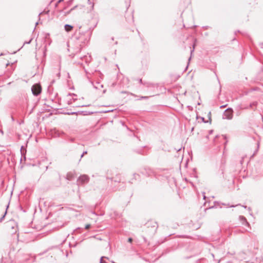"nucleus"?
<instances>
[{"instance_id":"1","label":"nucleus","mask_w":263,"mask_h":263,"mask_svg":"<svg viewBox=\"0 0 263 263\" xmlns=\"http://www.w3.org/2000/svg\"><path fill=\"white\" fill-rule=\"evenodd\" d=\"M233 109L231 108H227L223 112L222 118L224 119L231 120L233 118Z\"/></svg>"},{"instance_id":"2","label":"nucleus","mask_w":263,"mask_h":263,"mask_svg":"<svg viewBox=\"0 0 263 263\" xmlns=\"http://www.w3.org/2000/svg\"><path fill=\"white\" fill-rule=\"evenodd\" d=\"M31 90L33 95L37 96L41 92V87L39 84H34L32 86Z\"/></svg>"},{"instance_id":"3","label":"nucleus","mask_w":263,"mask_h":263,"mask_svg":"<svg viewBox=\"0 0 263 263\" xmlns=\"http://www.w3.org/2000/svg\"><path fill=\"white\" fill-rule=\"evenodd\" d=\"M89 177L87 175H83L81 176L79 179H78V183H85L88 182L89 181Z\"/></svg>"},{"instance_id":"4","label":"nucleus","mask_w":263,"mask_h":263,"mask_svg":"<svg viewBox=\"0 0 263 263\" xmlns=\"http://www.w3.org/2000/svg\"><path fill=\"white\" fill-rule=\"evenodd\" d=\"M69 96L72 97V99H70L68 101V104L69 105H70V104H72L73 102H74L76 100H77V99L76 98V95L74 94H72V95L69 94Z\"/></svg>"},{"instance_id":"5","label":"nucleus","mask_w":263,"mask_h":263,"mask_svg":"<svg viewBox=\"0 0 263 263\" xmlns=\"http://www.w3.org/2000/svg\"><path fill=\"white\" fill-rule=\"evenodd\" d=\"M91 83L93 85L94 88L97 89H100L103 87V85L101 84L99 82H96L95 84H93L92 82Z\"/></svg>"},{"instance_id":"6","label":"nucleus","mask_w":263,"mask_h":263,"mask_svg":"<svg viewBox=\"0 0 263 263\" xmlns=\"http://www.w3.org/2000/svg\"><path fill=\"white\" fill-rule=\"evenodd\" d=\"M64 28H65V30L67 32H69V31H71V30L72 29L73 26H72L71 25H68V24H66L64 26Z\"/></svg>"},{"instance_id":"7","label":"nucleus","mask_w":263,"mask_h":263,"mask_svg":"<svg viewBox=\"0 0 263 263\" xmlns=\"http://www.w3.org/2000/svg\"><path fill=\"white\" fill-rule=\"evenodd\" d=\"M73 177V174L72 173H68L66 175V178L69 180H71Z\"/></svg>"},{"instance_id":"8","label":"nucleus","mask_w":263,"mask_h":263,"mask_svg":"<svg viewBox=\"0 0 263 263\" xmlns=\"http://www.w3.org/2000/svg\"><path fill=\"white\" fill-rule=\"evenodd\" d=\"M239 219L242 221L243 224L245 223L246 224H249V223L247 222V219L245 217H243L242 216H240Z\"/></svg>"},{"instance_id":"9","label":"nucleus","mask_w":263,"mask_h":263,"mask_svg":"<svg viewBox=\"0 0 263 263\" xmlns=\"http://www.w3.org/2000/svg\"><path fill=\"white\" fill-rule=\"evenodd\" d=\"M11 229H12V231L11 232L12 233H16L17 230L16 224L15 223H14V224L11 226Z\"/></svg>"},{"instance_id":"10","label":"nucleus","mask_w":263,"mask_h":263,"mask_svg":"<svg viewBox=\"0 0 263 263\" xmlns=\"http://www.w3.org/2000/svg\"><path fill=\"white\" fill-rule=\"evenodd\" d=\"M83 60L85 61L86 63H88L91 61L90 56H85L83 58Z\"/></svg>"},{"instance_id":"11","label":"nucleus","mask_w":263,"mask_h":263,"mask_svg":"<svg viewBox=\"0 0 263 263\" xmlns=\"http://www.w3.org/2000/svg\"><path fill=\"white\" fill-rule=\"evenodd\" d=\"M257 105V102H254L250 104V108H253V107H255Z\"/></svg>"},{"instance_id":"12","label":"nucleus","mask_w":263,"mask_h":263,"mask_svg":"<svg viewBox=\"0 0 263 263\" xmlns=\"http://www.w3.org/2000/svg\"><path fill=\"white\" fill-rule=\"evenodd\" d=\"M258 146H259V144H258L257 148L254 152L253 154L251 156L250 159H252L254 157V156L257 154V153L258 152Z\"/></svg>"},{"instance_id":"13","label":"nucleus","mask_w":263,"mask_h":263,"mask_svg":"<svg viewBox=\"0 0 263 263\" xmlns=\"http://www.w3.org/2000/svg\"><path fill=\"white\" fill-rule=\"evenodd\" d=\"M104 258H106V259H108V257H104V256H102V257H101V258H100V263H103V261H104V260H103V259H104Z\"/></svg>"},{"instance_id":"14","label":"nucleus","mask_w":263,"mask_h":263,"mask_svg":"<svg viewBox=\"0 0 263 263\" xmlns=\"http://www.w3.org/2000/svg\"><path fill=\"white\" fill-rule=\"evenodd\" d=\"M6 214H7V211H5V214H4V215L0 218V222L2 221V220L4 218V217H5V215H6Z\"/></svg>"},{"instance_id":"15","label":"nucleus","mask_w":263,"mask_h":263,"mask_svg":"<svg viewBox=\"0 0 263 263\" xmlns=\"http://www.w3.org/2000/svg\"><path fill=\"white\" fill-rule=\"evenodd\" d=\"M6 214H7V211H5V214H4V215L0 218V222L2 221V220L4 218V217H5V215H6Z\"/></svg>"},{"instance_id":"16","label":"nucleus","mask_w":263,"mask_h":263,"mask_svg":"<svg viewBox=\"0 0 263 263\" xmlns=\"http://www.w3.org/2000/svg\"><path fill=\"white\" fill-rule=\"evenodd\" d=\"M6 214H7V211H5V214H4V215L0 218V222L2 221V220L4 218V217H5V215H6Z\"/></svg>"},{"instance_id":"17","label":"nucleus","mask_w":263,"mask_h":263,"mask_svg":"<svg viewBox=\"0 0 263 263\" xmlns=\"http://www.w3.org/2000/svg\"><path fill=\"white\" fill-rule=\"evenodd\" d=\"M90 227V224H88L85 226V229H88Z\"/></svg>"},{"instance_id":"18","label":"nucleus","mask_w":263,"mask_h":263,"mask_svg":"<svg viewBox=\"0 0 263 263\" xmlns=\"http://www.w3.org/2000/svg\"><path fill=\"white\" fill-rule=\"evenodd\" d=\"M87 153V151H85V152H84L82 153V154L81 155V158H82V157L84 156V155L85 154H86Z\"/></svg>"},{"instance_id":"19","label":"nucleus","mask_w":263,"mask_h":263,"mask_svg":"<svg viewBox=\"0 0 263 263\" xmlns=\"http://www.w3.org/2000/svg\"><path fill=\"white\" fill-rule=\"evenodd\" d=\"M89 105H76V106H79V107H84V106H88Z\"/></svg>"},{"instance_id":"20","label":"nucleus","mask_w":263,"mask_h":263,"mask_svg":"<svg viewBox=\"0 0 263 263\" xmlns=\"http://www.w3.org/2000/svg\"><path fill=\"white\" fill-rule=\"evenodd\" d=\"M132 241H133V239H132V238H129L128 239V241L129 242H130V243H131V242H132Z\"/></svg>"},{"instance_id":"21","label":"nucleus","mask_w":263,"mask_h":263,"mask_svg":"<svg viewBox=\"0 0 263 263\" xmlns=\"http://www.w3.org/2000/svg\"><path fill=\"white\" fill-rule=\"evenodd\" d=\"M32 41V39L29 40L28 42H25V44H30Z\"/></svg>"},{"instance_id":"22","label":"nucleus","mask_w":263,"mask_h":263,"mask_svg":"<svg viewBox=\"0 0 263 263\" xmlns=\"http://www.w3.org/2000/svg\"><path fill=\"white\" fill-rule=\"evenodd\" d=\"M238 205H240V204H237L236 205H230V207H235V206H238Z\"/></svg>"},{"instance_id":"23","label":"nucleus","mask_w":263,"mask_h":263,"mask_svg":"<svg viewBox=\"0 0 263 263\" xmlns=\"http://www.w3.org/2000/svg\"><path fill=\"white\" fill-rule=\"evenodd\" d=\"M69 140H70V142H73V141H74V138H70V139H69Z\"/></svg>"},{"instance_id":"24","label":"nucleus","mask_w":263,"mask_h":263,"mask_svg":"<svg viewBox=\"0 0 263 263\" xmlns=\"http://www.w3.org/2000/svg\"><path fill=\"white\" fill-rule=\"evenodd\" d=\"M81 27H80L79 30H78V31H79V33H81Z\"/></svg>"},{"instance_id":"25","label":"nucleus","mask_w":263,"mask_h":263,"mask_svg":"<svg viewBox=\"0 0 263 263\" xmlns=\"http://www.w3.org/2000/svg\"><path fill=\"white\" fill-rule=\"evenodd\" d=\"M260 47L263 48V43L260 44Z\"/></svg>"},{"instance_id":"26","label":"nucleus","mask_w":263,"mask_h":263,"mask_svg":"<svg viewBox=\"0 0 263 263\" xmlns=\"http://www.w3.org/2000/svg\"><path fill=\"white\" fill-rule=\"evenodd\" d=\"M203 198H204V199H205V195H204L205 193H203Z\"/></svg>"},{"instance_id":"27","label":"nucleus","mask_w":263,"mask_h":263,"mask_svg":"<svg viewBox=\"0 0 263 263\" xmlns=\"http://www.w3.org/2000/svg\"><path fill=\"white\" fill-rule=\"evenodd\" d=\"M242 206H243L244 208H245V209L247 208V206H246V205H242Z\"/></svg>"},{"instance_id":"28","label":"nucleus","mask_w":263,"mask_h":263,"mask_svg":"<svg viewBox=\"0 0 263 263\" xmlns=\"http://www.w3.org/2000/svg\"><path fill=\"white\" fill-rule=\"evenodd\" d=\"M147 97H142V99H145V98H147Z\"/></svg>"},{"instance_id":"29","label":"nucleus","mask_w":263,"mask_h":263,"mask_svg":"<svg viewBox=\"0 0 263 263\" xmlns=\"http://www.w3.org/2000/svg\"><path fill=\"white\" fill-rule=\"evenodd\" d=\"M202 120L203 121H204V122H206L205 121H204V118H202Z\"/></svg>"},{"instance_id":"30","label":"nucleus","mask_w":263,"mask_h":263,"mask_svg":"<svg viewBox=\"0 0 263 263\" xmlns=\"http://www.w3.org/2000/svg\"><path fill=\"white\" fill-rule=\"evenodd\" d=\"M91 32H90L89 33V36L91 35Z\"/></svg>"},{"instance_id":"31","label":"nucleus","mask_w":263,"mask_h":263,"mask_svg":"<svg viewBox=\"0 0 263 263\" xmlns=\"http://www.w3.org/2000/svg\"><path fill=\"white\" fill-rule=\"evenodd\" d=\"M226 106V105H223V106H221V107H224Z\"/></svg>"},{"instance_id":"32","label":"nucleus","mask_w":263,"mask_h":263,"mask_svg":"<svg viewBox=\"0 0 263 263\" xmlns=\"http://www.w3.org/2000/svg\"><path fill=\"white\" fill-rule=\"evenodd\" d=\"M222 205H227V204H225V203H222Z\"/></svg>"},{"instance_id":"33","label":"nucleus","mask_w":263,"mask_h":263,"mask_svg":"<svg viewBox=\"0 0 263 263\" xmlns=\"http://www.w3.org/2000/svg\"><path fill=\"white\" fill-rule=\"evenodd\" d=\"M193 51H194V49H193L192 50H191V53L193 52Z\"/></svg>"},{"instance_id":"34","label":"nucleus","mask_w":263,"mask_h":263,"mask_svg":"<svg viewBox=\"0 0 263 263\" xmlns=\"http://www.w3.org/2000/svg\"><path fill=\"white\" fill-rule=\"evenodd\" d=\"M140 83H141V82H142V80H141V79H140Z\"/></svg>"},{"instance_id":"35","label":"nucleus","mask_w":263,"mask_h":263,"mask_svg":"<svg viewBox=\"0 0 263 263\" xmlns=\"http://www.w3.org/2000/svg\"><path fill=\"white\" fill-rule=\"evenodd\" d=\"M103 263H107V262H106L105 260L103 261Z\"/></svg>"},{"instance_id":"36","label":"nucleus","mask_w":263,"mask_h":263,"mask_svg":"<svg viewBox=\"0 0 263 263\" xmlns=\"http://www.w3.org/2000/svg\"><path fill=\"white\" fill-rule=\"evenodd\" d=\"M37 24H38V23L36 22V24H35L36 26L37 25Z\"/></svg>"},{"instance_id":"37","label":"nucleus","mask_w":263,"mask_h":263,"mask_svg":"<svg viewBox=\"0 0 263 263\" xmlns=\"http://www.w3.org/2000/svg\"><path fill=\"white\" fill-rule=\"evenodd\" d=\"M224 138L226 139V136H224Z\"/></svg>"},{"instance_id":"38","label":"nucleus","mask_w":263,"mask_h":263,"mask_svg":"<svg viewBox=\"0 0 263 263\" xmlns=\"http://www.w3.org/2000/svg\"><path fill=\"white\" fill-rule=\"evenodd\" d=\"M111 262H112V263H116V262H115L114 261H111Z\"/></svg>"},{"instance_id":"39","label":"nucleus","mask_w":263,"mask_h":263,"mask_svg":"<svg viewBox=\"0 0 263 263\" xmlns=\"http://www.w3.org/2000/svg\"><path fill=\"white\" fill-rule=\"evenodd\" d=\"M23 148V146H22L21 147V150Z\"/></svg>"}]
</instances>
